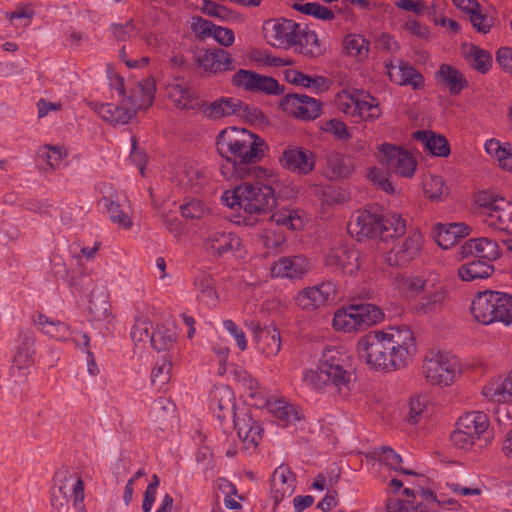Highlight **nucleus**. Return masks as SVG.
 I'll use <instances>...</instances> for the list:
<instances>
[{
	"instance_id": "obj_49",
	"label": "nucleus",
	"mask_w": 512,
	"mask_h": 512,
	"mask_svg": "<svg viewBox=\"0 0 512 512\" xmlns=\"http://www.w3.org/2000/svg\"><path fill=\"white\" fill-rule=\"evenodd\" d=\"M469 65L478 72L485 74L492 65L491 55L476 46H471L467 54Z\"/></svg>"
},
{
	"instance_id": "obj_55",
	"label": "nucleus",
	"mask_w": 512,
	"mask_h": 512,
	"mask_svg": "<svg viewBox=\"0 0 512 512\" xmlns=\"http://www.w3.org/2000/svg\"><path fill=\"white\" fill-rule=\"evenodd\" d=\"M171 367L170 361L164 357L157 361L151 373L152 384L159 389L163 388L170 380Z\"/></svg>"
},
{
	"instance_id": "obj_41",
	"label": "nucleus",
	"mask_w": 512,
	"mask_h": 512,
	"mask_svg": "<svg viewBox=\"0 0 512 512\" xmlns=\"http://www.w3.org/2000/svg\"><path fill=\"white\" fill-rule=\"evenodd\" d=\"M483 395L495 402L512 401V372L503 380L501 384H491L483 388Z\"/></svg>"
},
{
	"instance_id": "obj_5",
	"label": "nucleus",
	"mask_w": 512,
	"mask_h": 512,
	"mask_svg": "<svg viewBox=\"0 0 512 512\" xmlns=\"http://www.w3.org/2000/svg\"><path fill=\"white\" fill-rule=\"evenodd\" d=\"M471 312L479 323L509 325L512 323V296L492 290L479 292L472 301Z\"/></svg>"
},
{
	"instance_id": "obj_59",
	"label": "nucleus",
	"mask_w": 512,
	"mask_h": 512,
	"mask_svg": "<svg viewBox=\"0 0 512 512\" xmlns=\"http://www.w3.org/2000/svg\"><path fill=\"white\" fill-rule=\"evenodd\" d=\"M256 73L252 70L239 69L231 78V84L234 87L244 89L248 92H254Z\"/></svg>"
},
{
	"instance_id": "obj_7",
	"label": "nucleus",
	"mask_w": 512,
	"mask_h": 512,
	"mask_svg": "<svg viewBox=\"0 0 512 512\" xmlns=\"http://www.w3.org/2000/svg\"><path fill=\"white\" fill-rule=\"evenodd\" d=\"M383 318V312L374 304L352 303L335 312L333 327L335 330L350 333L375 325Z\"/></svg>"
},
{
	"instance_id": "obj_28",
	"label": "nucleus",
	"mask_w": 512,
	"mask_h": 512,
	"mask_svg": "<svg viewBox=\"0 0 512 512\" xmlns=\"http://www.w3.org/2000/svg\"><path fill=\"white\" fill-rule=\"evenodd\" d=\"M156 87L155 82L151 78L141 81L130 93L125 102L130 108H133V113L140 109H146L153 103Z\"/></svg>"
},
{
	"instance_id": "obj_64",
	"label": "nucleus",
	"mask_w": 512,
	"mask_h": 512,
	"mask_svg": "<svg viewBox=\"0 0 512 512\" xmlns=\"http://www.w3.org/2000/svg\"><path fill=\"white\" fill-rule=\"evenodd\" d=\"M426 410V398L422 396H415L411 398L409 403V413L408 418L409 422L412 424H417L424 411Z\"/></svg>"
},
{
	"instance_id": "obj_47",
	"label": "nucleus",
	"mask_w": 512,
	"mask_h": 512,
	"mask_svg": "<svg viewBox=\"0 0 512 512\" xmlns=\"http://www.w3.org/2000/svg\"><path fill=\"white\" fill-rule=\"evenodd\" d=\"M212 405L214 411H219L218 417L225 418L226 413L233 412L235 407L232 391L228 387L217 390L213 395Z\"/></svg>"
},
{
	"instance_id": "obj_54",
	"label": "nucleus",
	"mask_w": 512,
	"mask_h": 512,
	"mask_svg": "<svg viewBox=\"0 0 512 512\" xmlns=\"http://www.w3.org/2000/svg\"><path fill=\"white\" fill-rule=\"evenodd\" d=\"M38 156L46 161L45 172L54 171L63 160L65 153L57 146L45 145L38 150Z\"/></svg>"
},
{
	"instance_id": "obj_48",
	"label": "nucleus",
	"mask_w": 512,
	"mask_h": 512,
	"mask_svg": "<svg viewBox=\"0 0 512 512\" xmlns=\"http://www.w3.org/2000/svg\"><path fill=\"white\" fill-rule=\"evenodd\" d=\"M176 340V332L163 325L157 326L151 334L150 343L157 351H164L172 347Z\"/></svg>"
},
{
	"instance_id": "obj_61",
	"label": "nucleus",
	"mask_w": 512,
	"mask_h": 512,
	"mask_svg": "<svg viewBox=\"0 0 512 512\" xmlns=\"http://www.w3.org/2000/svg\"><path fill=\"white\" fill-rule=\"evenodd\" d=\"M271 218L277 225H283L292 230L302 225L301 218L296 216L292 211L277 212L274 213Z\"/></svg>"
},
{
	"instance_id": "obj_58",
	"label": "nucleus",
	"mask_w": 512,
	"mask_h": 512,
	"mask_svg": "<svg viewBox=\"0 0 512 512\" xmlns=\"http://www.w3.org/2000/svg\"><path fill=\"white\" fill-rule=\"evenodd\" d=\"M172 97L174 98L175 105L180 109H195L198 105V99L193 94L180 85H176L172 88Z\"/></svg>"
},
{
	"instance_id": "obj_8",
	"label": "nucleus",
	"mask_w": 512,
	"mask_h": 512,
	"mask_svg": "<svg viewBox=\"0 0 512 512\" xmlns=\"http://www.w3.org/2000/svg\"><path fill=\"white\" fill-rule=\"evenodd\" d=\"M406 285L409 290L420 294L416 310L423 314L440 309L447 296L446 286L441 282L438 275L434 273L409 278L406 281Z\"/></svg>"
},
{
	"instance_id": "obj_37",
	"label": "nucleus",
	"mask_w": 512,
	"mask_h": 512,
	"mask_svg": "<svg viewBox=\"0 0 512 512\" xmlns=\"http://www.w3.org/2000/svg\"><path fill=\"white\" fill-rule=\"evenodd\" d=\"M263 406H265L283 426H287L300 419L295 407L283 400L266 399Z\"/></svg>"
},
{
	"instance_id": "obj_18",
	"label": "nucleus",
	"mask_w": 512,
	"mask_h": 512,
	"mask_svg": "<svg viewBox=\"0 0 512 512\" xmlns=\"http://www.w3.org/2000/svg\"><path fill=\"white\" fill-rule=\"evenodd\" d=\"M457 255L460 260L468 257H474L480 260L492 262L500 257V248L496 241L481 237L469 239L458 248Z\"/></svg>"
},
{
	"instance_id": "obj_25",
	"label": "nucleus",
	"mask_w": 512,
	"mask_h": 512,
	"mask_svg": "<svg viewBox=\"0 0 512 512\" xmlns=\"http://www.w3.org/2000/svg\"><path fill=\"white\" fill-rule=\"evenodd\" d=\"M310 269L309 260L298 255L294 257H281L272 266V274L281 278H301Z\"/></svg>"
},
{
	"instance_id": "obj_42",
	"label": "nucleus",
	"mask_w": 512,
	"mask_h": 512,
	"mask_svg": "<svg viewBox=\"0 0 512 512\" xmlns=\"http://www.w3.org/2000/svg\"><path fill=\"white\" fill-rule=\"evenodd\" d=\"M257 342L261 351L268 357L277 355L281 348L280 333L274 327H266L260 331Z\"/></svg>"
},
{
	"instance_id": "obj_30",
	"label": "nucleus",
	"mask_w": 512,
	"mask_h": 512,
	"mask_svg": "<svg viewBox=\"0 0 512 512\" xmlns=\"http://www.w3.org/2000/svg\"><path fill=\"white\" fill-rule=\"evenodd\" d=\"M234 415V428L237 430L239 438L243 442L257 445L261 439L262 429L258 423L252 418V416L245 412Z\"/></svg>"
},
{
	"instance_id": "obj_57",
	"label": "nucleus",
	"mask_w": 512,
	"mask_h": 512,
	"mask_svg": "<svg viewBox=\"0 0 512 512\" xmlns=\"http://www.w3.org/2000/svg\"><path fill=\"white\" fill-rule=\"evenodd\" d=\"M234 115L250 123H262L265 120V115L259 108L244 103L240 99H238V104H235Z\"/></svg>"
},
{
	"instance_id": "obj_33",
	"label": "nucleus",
	"mask_w": 512,
	"mask_h": 512,
	"mask_svg": "<svg viewBox=\"0 0 512 512\" xmlns=\"http://www.w3.org/2000/svg\"><path fill=\"white\" fill-rule=\"evenodd\" d=\"M295 38L296 41L292 47H295L298 53L305 57L317 58L324 53V48L314 31L299 28Z\"/></svg>"
},
{
	"instance_id": "obj_23",
	"label": "nucleus",
	"mask_w": 512,
	"mask_h": 512,
	"mask_svg": "<svg viewBox=\"0 0 512 512\" xmlns=\"http://www.w3.org/2000/svg\"><path fill=\"white\" fill-rule=\"evenodd\" d=\"M295 490V476L287 465L276 468L271 477V495L275 506Z\"/></svg>"
},
{
	"instance_id": "obj_51",
	"label": "nucleus",
	"mask_w": 512,
	"mask_h": 512,
	"mask_svg": "<svg viewBox=\"0 0 512 512\" xmlns=\"http://www.w3.org/2000/svg\"><path fill=\"white\" fill-rule=\"evenodd\" d=\"M423 191L430 200H439L446 191L442 177L434 174L427 176L423 180Z\"/></svg>"
},
{
	"instance_id": "obj_27",
	"label": "nucleus",
	"mask_w": 512,
	"mask_h": 512,
	"mask_svg": "<svg viewBox=\"0 0 512 512\" xmlns=\"http://www.w3.org/2000/svg\"><path fill=\"white\" fill-rule=\"evenodd\" d=\"M35 338L32 332L24 331L19 335V342L13 357L11 372H20L32 366Z\"/></svg>"
},
{
	"instance_id": "obj_13",
	"label": "nucleus",
	"mask_w": 512,
	"mask_h": 512,
	"mask_svg": "<svg viewBox=\"0 0 512 512\" xmlns=\"http://www.w3.org/2000/svg\"><path fill=\"white\" fill-rule=\"evenodd\" d=\"M298 29L299 24L285 18L269 19L262 25L263 36L268 44L285 49L295 44Z\"/></svg>"
},
{
	"instance_id": "obj_26",
	"label": "nucleus",
	"mask_w": 512,
	"mask_h": 512,
	"mask_svg": "<svg viewBox=\"0 0 512 512\" xmlns=\"http://www.w3.org/2000/svg\"><path fill=\"white\" fill-rule=\"evenodd\" d=\"M91 107L104 121L113 125L127 124L135 115L124 99L119 105L91 103Z\"/></svg>"
},
{
	"instance_id": "obj_22",
	"label": "nucleus",
	"mask_w": 512,
	"mask_h": 512,
	"mask_svg": "<svg viewBox=\"0 0 512 512\" xmlns=\"http://www.w3.org/2000/svg\"><path fill=\"white\" fill-rule=\"evenodd\" d=\"M385 67L390 80L398 85H410L415 90L424 86L423 75L407 62L397 60L396 64L389 63Z\"/></svg>"
},
{
	"instance_id": "obj_14",
	"label": "nucleus",
	"mask_w": 512,
	"mask_h": 512,
	"mask_svg": "<svg viewBox=\"0 0 512 512\" xmlns=\"http://www.w3.org/2000/svg\"><path fill=\"white\" fill-rule=\"evenodd\" d=\"M336 293L337 285L335 282L331 280L323 281L316 286L301 290L295 297V302L303 310L314 311L326 305L329 301H333Z\"/></svg>"
},
{
	"instance_id": "obj_4",
	"label": "nucleus",
	"mask_w": 512,
	"mask_h": 512,
	"mask_svg": "<svg viewBox=\"0 0 512 512\" xmlns=\"http://www.w3.org/2000/svg\"><path fill=\"white\" fill-rule=\"evenodd\" d=\"M348 358L336 348L323 351L319 365L315 370L305 373L304 380L317 390L334 389L346 395L350 390L352 374L347 370Z\"/></svg>"
},
{
	"instance_id": "obj_63",
	"label": "nucleus",
	"mask_w": 512,
	"mask_h": 512,
	"mask_svg": "<svg viewBox=\"0 0 512 512\" xmlns=\"http://www.w3.org/2000/svg\"><path fill=\"white\" fill-rule=\"evenodd\" d=\"M180 209L182 216L186 219H200L207 213V209L199 200H192L187 204L182 205Z\"/></svg>"
},
{
	"instance_id": "obj_53",
	"label": "nucleus",
	"mask_w": 512,
	"mask_h": 512,
	"mask_svg": "<svg viewBox=\"0 0 512 512\" xmlns=\"http://www.w3.org/2000/svg\"><path fill=\"white\" fill-rule=\"evenodd\" d=\"M254 92L281 95L284 93V87L275 78L256 73Z\"/></svg>"
},
{
	"instance_id": "obj_1",
	"label": "nucleus",
	"mask_w": 512,
	"mask_h": 512,
	"mask_svg": "<svg viewBox=\"0 0 512 512\" xmlns=\"http://www.w3.org/2000/svg\"><path fill=\"white\" fill-rule=\"evenodd\" d=\"M216 147L224 159L220 172L227 180L264 177L266 169L257 166L267 150L265 141L258 135L236 127L220 132Z\"/></svg>"
},
{
	"instance_id": "obj_32",
	"label": "nucleus",
	"mask_w": 512,
	"mask_h": 512,
	"mask_svg": "<svg viewBox=\"0 0 512 512\" xmlns=\"http://www.w3.org/2000/svg\"><path fill=\"white\" fill-rule=\"evenodd\" d=\"M436 80L443 84L451 95H458L468 86L465 76L455 67L442 64L436 72Z\"/></svg>"
},
{
	"instance_id": "obj_19",
	"label": "nucleus",
	"mask_w": 512,
	"mask_h": 512,
	"mask_svg": "<svg viewBox=\"0 0 512 512\" xmlns=\"http://www.w3.org/2000/svg\"><path fill=\"white\" fill-rule=\"evenodd\" d=\"M381 228H385L382 226L381 216L368 211L357 212L347 225L348 232L355 235L358 241L364 238H381Z\"/></svg>"
},
{
	"instance_id": "obj_44",
	"label": "nucleus",
	"mask_w": 512,
	"mask_h": 512,
	"mask_svg": "<svg viewBox=\"0 0 512 512\" xmlns=\"http://www.w3.org/2000/svg\"><path fill=\"white\" fill-rule=\"evenodd\" d=\"M285 79L288 83L303 86L306 88L315 87L317 89L324 87L328 89L327 79L323 76H309L305 75L300 71L294 69H288L285 71Z\"/></svg>"
},
{
	"instance_id": "obj_40",
	"label": "nucleus",
	"mask_w": 512,
	"mask_h": 512,
	"mask_svg": "<svg viewBox=\"0 0 512 512\" xmlns=\"http://www.w3.org/2000/svg\"><path fill=\"white\" fill-rule=\"evenodd\" d=\"M100 203H103L106 207L113 223L118 224L126 230H129L132 227L133 222L129 215L121 209L117 195L112 194L109 197L103 196Z\"/></svg>"
},
{
	"instance_id": "obj_38",
	"label": "nucleus",
	"mask_w": 512,
	"mask_h": 512,
	"mask_svg": "<svg viewBox=\"0 0 512 512\" xmlns=\"http://www.w3.org/2000/svg\"><path fill=\"white\" fill-rule=\"evenodd\" d=\"M326 167L331 179L347 178L354 171L353 160L340 153L329 154Z\"/></svg>"
},
{
	"instance_id": "obj_3",
	"label": "nucleus",
	"mask_w": 512,
	"mask_h": 512,
	"mask_svg": "<svg viewBox=\"0 0 512 512\" xmlns=\"http://www.w3.org/2000/svg\"><path fill=\"white\" fill-rule=\"evenodd\" d=\"M253 182H244L232 191L223 193L221 199L231 209L236 206L250 214H260L271 211L276 206V197L273 185L277 183V176L266 169L264 177H248ZM247 180V178L245 179Z\"/></svg>"
},
{
	"instance_id": "obj_46",
	"label": "nucleus",
	"mask_w": 512,
	"mask_h": 512,
	"mask_svg": "<svg viewBox=\"0 0 512 512\" xmlns=\"http://www.w3.org/2000/svg\"><path fill=\"white\" fill-rule=\"evenodd\" d=\"M382 226L381 239L398 237L404 234L406 230L405 220L398 214L381 216Z\"/></svg>"
},
{
	"instance_id": "obj_45",
	"label": "nucleus",
	"mask_w": 512,
	"mask_h": 512,
	"mask_svg": "<svg viewBox=\"0 0 512 512\" xmlns=\"http://www.w3.org/2000/svg\"><path fill=\"white\" fill-rule=\"evenodd\" d=\"M180 182L193 192L198 193L202 190L207 182L204 171L193 165L184 166V170L180 176Z\"/></svg>"
},
{
	"instance_id": "obj_15",
	"label": "nucleus",
	"mask_w": 512,
	"mask_h": 512,
	"mask_svg": "<svg viewBox=\"0 0 512 512\" xmlns=\"http://www.w3.org/2000/svg\"><path fill=\"white\" fill-rule=\"evenodd\" d=\"M281 108L297 119L315 120L322 113V103L303 94H287L280 101Z\"/></svg>"
},
{
	"instance_id": "obj_16",
	"label": "nucleus",
	"mask_w": 512,
	"mask_h": 512,
	"mask_svg": "<svg viewBox=\"0 0 512 512\" xmlns=\"http://www.w3.org/2000/svg\"><path fill=\"white\" fill-rule=\"evenodd\" d=\"M279 162L284 169L299 175H308L316 164L313 152L299 146H288L284 149Z\"/></svg>"
},
{
	"instance_id": "obj_50",
	"label": "nucleus",
	"mask_w": 512,
	"mask_h": 512,
	"mask_svg": "<svg viewBox=\"0 0 512 512\" xmlns=\"http://www.w3.org/2000/svg\"><path fill=\"white\" fill-rule=\"evenodd\" d=\"M293 8L303 14L311 15L321 20H332L335 17L331 9L316 2H308L305 4L296 3L293 5Z\"/></svg>"
},
{
	"instance_id": "obj_34",
	"label": "nucleus",
	"mask_w": 512,
	"mask_h": 512,
	"mask_svg": "<svg viewBox=\"0 0 512 512\" xmlns=\"http://www.w3.org/2000/svg\"><path fill=\"white\" fill-rule=\"evenodd\" d=\"M413 137L420 141L425 149L434 156L447 157L450 153L449 143L442 135H436L431 131L419 130L413 134Z\"/></svg>"
},
{
	"instance_id": "obj_52",
	"label": "nucleus",
	"mask_w": 512,
	"mask_h": 512,
	"mask_svg": "<svg viewBox=\"0 0 512 512\" xmlns=\"http://www.w3.org/2000/svg\"><path fill=\"white\" fill-rule=\"evenodd\" d=\"M346 53L350 56L365 57L369 51V41L360 35H349L343 42Z\"/></svg>"
},
{
	"instance_id": "obj_24",
	"label": "nucleus",
	"mask_w": 512,
	"mask_h": 512,
	"mask_svg": "<svg viewBox=\"0 0 512 512\" xmlns=\"http://www.w3.org/2000/svg\"><path fill=\"white\" fill-rule=\"evenodd\" d=\"M199 65L213 74L232 71L235 69V60L231 54L222 48H211L204 52L198 59Z\"/></svg>"
},
{
	"instance_id": "obj_6",
	"label": "nucleus",
	"mask_w": 512,
	"mask_h": 512,
	"mask_svg": "<svg viewBox=\"0 0 512 512\" xmlns=\"http://www.w3.org/2000/svg\"><path fill=\"white\" fill-rule=\"evenodd\" d=\"M475 205L483 221L490 227L512 233V202L490 191H480Z\"/></svg>"
},
{
	"instance_id": "obj_10",
	"label": "nucleus",
	"mask_w": 512,
	"mask_h": 512,
	"mask_svg": "<svg viewBox=\"0 0 512 512\" xmlns=\"http://www.w3.org/2000/svg\"><path fill=\"white\" fill-rule=\"evenodd\" d=\"M219 222L223 221L214 217L208 219L203 236V248L213 258H221L237 250L241 244L240 238L224 228Z\"/></svg>"
},
{
	"instance_id": "obj_29",
	"label": "nucleus",
	"mask_w": 512,
	"mask_h": 512,
	"mask_svg": "<svg viewBox=\"0 0 512 512\" xmlns=\"http://www.w3.org/2000/svg\"><path fill=\"white\" fill-rule=\"evenodd\" d=\"M466 235H468V226L464 223H451L448 225L438 223L435 227L436 242L443 249L453 247Z\"/></svg>"
},
{
	"instance_id": "obj_12",
	"label": "nucleus",
	"mask_w": 512,
	"mask_h": 512,
	"mask_svg": "<svg viewBox=\"0 0 512 512\" xmlns=\"http://www.w3.org/2000/svg\"><path fill=\"white\" fill-rule=\"evenodd\" d=\"M422 369L424 377L432 385L448 386L453 383L457 373L455 360L434 350L426 354Z\"/></svg>"
},
{
	"instance_id": "obj_2",
	"label": "nucleus",
	"mask_w": 512,
	"mask_h": 512,
	"mask_svg": "<svg viewBox=\"0 0 512 512\" xmlns=\"http://www.w3.org/2000/svg\"><path fill=\"white\" fill-rule=\"evenodd\" d=\"M415 349L413 332L407 326L369 332L357 344L358 355L366 364L387 372L406 367Z\"/></svg>"
},
{
	"instance_id": "obj_36",
	"label": "nucleus",
	"mask_w": 512,
	"mask_h": 512,
	"mask_svg": "<svg viewBox=\"0 0 512 512\" xmlns=\"http://www.w3.org/2000/svg\"><path fill=\"white\" fill-rule=\"evenodd\" d=\"M34 323L41 332L58 341H65L71 335L70 329L65 323L52 320L43 314H39L34 319Z\"/></svg>"
},
{
	"instance_id": "obj_20",
	"label": "nucleus",
	"mask_w": 512,
	"mask_h": 512,
	"mask_svg": "<svg viewBox=\"0 0 512 512\" xmlns=\"http://www.w3.org/2000/svg\"><path fill=\"white\" fill-rule=\"evenodd\" d=\"M423 236L421 233L414 231L409 236L395 246L388 254V262L390 265L405 266L415 259L422 248Z\"/></svg>"
},
{
	"instance_id": "obj_35",
	"label": "nucleus",
	"mask_w": 512,
	"mask_h": 512,
	"mask_svg": "<svg viewBox=\"0 0 512 512\" xmlns=\"http://www.w3.org/2000/svg\"><path fill=\"white\" fill-rule=\"evenodd\" d=\"M494 266L487 260H473L458 268V276L463 281H474L485 279L494 273Z\"/></svg>"
},
{
	"instance_id": "obj_43",
	"label": "nucleus",
	"mask_w": 512,
	"mask_h": 512,
	"mask_svg": "<svg viewBox=\"0 0 512 512\" xmlns=\"http://www.w3.org/2000/svg\"><path fill=\"white\" fill-rule=\"evenodd\" d=\"M374 457L379 461L394 469L395 471L401 472L406 475H416L415 472L409 469L401 467L402 458L389 446H381L375 448Z\"/></svg>"
},
{
	"instance_id": "obj_56",
	"label": "nucleus",
	"mask_w": 512,
	"mask_h": 512,
	"mask_svg": "<svg viewBox=\"0 0 512 512\" xmlns=\"http://www.w3.org/2000/svg\"><path fill=\"white\" fill-rule=\"evenodd\" d=\"M195 286L200 291L201 296L207 302L214 303L217 299V292L214 288V281L211 275L202 272L195 278Z\"/></svg>"
},
{
	"instance_id": "obj_17",
	"label": "nucleus",
	"mask_w": 512,
	"mask_h": 512,
	"mask_svg": "<svg viewBox=\"0 0 512 512\" xmlns=\"http://www.w3.org/2000/svg\"><path fill=\"white\" fill-rule=\"evenodd\" d=\"M359 252L348 245L333 247L325 257V265L335 272L353 275L359 267Z\"/></svg>"
},
{
	"instance_id": "obj_11",
	"label": "nucleus",
	"mask_w": 512,
	"mask_h": 512,
	"mask_svg": "<svg viewBox=\"0 0 512 512\" xmlns=\"http://www.w3.org/2000/svg\"><path fill=\"white\" fill-rule=\"evenodd\" d=\"M378 162L400 177L412 178L416 172L417 160L406 149L389 143L378 146Z\"/></svg>"
},
{
	"instance_id": "obj_60",
	"label": "nucleus",
	"mask_w": 512,
	"mask_h": 512,
	"mask_svg": "<svg viewBox=\"0 0 512 512\" xmlns=\"http://www.w3.org/2000/svg\"><path fill=\"white\" fill-rule=\"evenodd\" d=\"M321 129L325 132L332 133L339 140H348L351 138L347 126L344 122L337 119H331L323 122Z\"/></svg>"
},
{
	"instance_id": "obj_31",
	"label": "nucleus",
	"mask_w": 512,
	"mask_h": 512,
	"mask_svg": "<svg viewBox=\"0 0 512 512\" xmlns=\"http://www.w3.org/2000/svg\"><path fill=\"white\" fill-rule=\"evenodd\" d=\"M53 486L51 488V494L71 497L73 495L76 499V486L79 482H83L82 479L72 470L62 467L56 471L53 479Z\"/></svg>"
},
{
	"instance_id": "obj_62",
	"label": "nucleus",
	"mask_w": 512,
	"mask_h": 512,
	"mask_svg": "<svg viewBox=\"0 0 512 512\" xmlns=\"http://www.w3.org/2000/svg\"><path fill=\"white\" fill-rule=\"evenodd\" d=\"M202 11L208 16L217 17L221 20L229 19L232 14L231 10L211 0L203 1Z\"/></svg>"
},
{
	"instance_id": "obj_39",
	"label": "nucleus",
	"mask_w": 512,
	"mask_h": 512,
	"mask_svg": "<svg viewBox=\"0 0 512 512\" xmlns=\"http://www.w3.org/2000/svg\"><path fill=\"white\" fill-rule=\"evenodd\" d=\"M238 104V99L233 97H222L211 103H206L202 106V111L211 119H220L223 117L234 115L235 104Z\"/></svg>"
},
{
	"instance_id": "obj_9",
	"label": "nucleus",
	"mask_w": 512,
	"mask_h": 512,
	"mask_svg": "<svg viewBox=\"0 0 512 512\" xmlns=\"http://www.w3.org/2000/svg\"><path fill=\"white\" fill-rule=\"evenodd\" d=\"M488 416L480 411H472L458 419L457 429L451 434V441L461 449H470L474 445L483 446L482 436L487 433Z\"/></svg>"
},
{
	"instance_id": "obj_21",
	"label": "nucleus",
	"mask_w": 512,
	"mask_h": 512,
	"mask_svg": "<svg viewBox=\"0 0 512 512\" xmlns=\"http://www.w3.org/2000/svg\"><path fill=\"white\" fill-rule=\"evenodd\" d=\"M343 111L351 116H359L363 120H375L380 117L381 110L374 97L366 92H357L350 96V103L345 104Z\"/></svg>"
}]
</instances>
